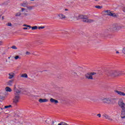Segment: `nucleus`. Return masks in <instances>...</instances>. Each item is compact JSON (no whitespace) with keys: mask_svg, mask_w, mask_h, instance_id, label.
<instances>
[{"mask_svg":"<svg viewBox=\"0 0 125 125\" xmlns=\"http://www.w3.org/2000/svg\"><path fill=\"white\" fill-rule=\"evenodd\" d=\"M85 21L86 23H92V22H94V20L87 19Z\"/></svg>","mask_w":125,"mask_h":125,"instance_id":"obj_19","label":"nucleus"},{"mask_svg":"<svg viewBox=\"0 0 125 125\" xmlns=\"http://www.w3.org/2000/svg\"><path fill=\"white\" fill-rule=\"evenodd\" d=\"M94 75H96V73L95 72H88L85 75L86 79L88 80H93L92 76Z\"/></svg>","mask_w":125,"mask_h":125,"instance_id":"obj_6","label":"nucleus"},{"mask_svg":"<svg viewBox=\"0 0 125 125\" xmlns=\"http://www.w3.org/2000/svg\"><path fill=\"white\" fill-rule=\"evenodd\" d=\"M118 28H119V29H122V28H123V26H118Z\"/></svg>","mask_w":125,"mask_h":125,"instance_id":"obj_41","label":"nucleus"},{"mask_svg":"<svg viewBox=\"0 0 125 125\" xmlns=\"http://www.w3.org/2000/svg\"><path fill=\"white\" fill-rule=\"evenodd\" d=\"M17 89L16 88V86L15 85V86H14V91H15V90H17Z\"/></svg>","mask_w":125,"mask_h":125,"instance_id":"obj_39","label":"nucleus"},{"mask_svg":"<svg viewBox=\"0 0 125 125\" xmlns=\"http://www.w3.org/2000/svg\"><path fill=\"white\" fill-rule=\"evenodd\" d=\"M26 8L28 10H32L34 8V6H26Z\"/></svg>","mask_w":125,"mask_h":125,"instance_id":"obj_22","label":"nucleus"},{"mask_svg":"<svg viewBox=\"0 0 125 125\" xmlns=\"http://www.w3.org/2000/svg\"><path fill=\"white\" fill-rule=\"evenodd\" d=\"M122 75H124V72L118 70H111L108 71L107 73V75L108 77H112V78H117L122 76Z\"/></svg>","mask_w":125,"mask_h":125,"instance_id":"obj_1","label":"nucleus"},{"mask_svg":"<svg viewBox=\"0 0 125 125\" xmlns=\"http://www.w3.org/2000/svg\"><path fill=\"white\" fill-rule=\"evenodd\" d=\"M39 102L40 103H44L45 102H48V100L46 99H39Z\"/></svg>","mask_w":125,"mask_h":125,"instance_id":"obj_13","label":"nucleus"},{"mask_svg":"<svg viewBox=\"0 0 125 125\" xmlns=\"http://www.w3.org/2000/svg\"><path fill=\"white\" fill-rule=\"evenodd\" d=\"M23 15H24V17L28 16L29 15V14L28 13H23Z\"/></svg>","mask_w":125,"mask_h":125,"instance_id":"obj_29","label":"nucleus"},{"mask_svg":"<svg viewBox=\"0 0 125 125\" xmlns=\"http://www.w3.org/2000/svg\"><path fill=\"white\" fill-rule=\"evenodd\" d=\"M11 48H12L13 49H17V47H16V46L15 45H13L11 47Z\"/></svg>","mask_w":125,"mask_h":125,"instance_id":"obj_31","label":"nucleus"},{"mask_svg":"<svg viewBox=\"0 0 125 125\" xmlns=\"http://www.w3.org/2000/svg\"><path fill=\"white\" fill-rule=\"evenodd\" d=\"M21 78H25L27 79L28 78V75L27 73H23L21 75Z\"/></svg>","mask_w":125,"mask_h":125,"instance_id":"obj_18","label":"nucleus"},{"mask_svg":"<svg viewBox=\"0 0 125 125\" xmlns=\"http://www.w3.org/2000/svg\"><path fill=\"white\" fill-rule=\"evenodd\" d=\"M52 125H57L55 123H54V121H53L52 123Z\"/></svg>","mask_w":125,"mask_h":125,"instance_id":"obj_35","label":"nucleus"},{"mask_svg":"<svg viewBox=\"0 0 125 125\" xmlns=\"http://www.w3.org/2000/svg\"><path fill=\"white\" fill-rule=\"evenodd\" d=\"M97 116L98 117H99V118H101V114H98L97 115Z\"/></svg>","mask_w":125,"mask_h":125,"instance_id":"obj_36","label":"nucleus"},{"mask_svg":"<svg viewBox=\"0 0 125 125\" xmlns=\"http://www.w3.org/2000/svg\"><path fill=\"white\" fill-rule=\"evenodd\" d=\"M123 53L125 54V47L123 49Z\"/></svg>","mask_w":125,"mask_h":125,"instance_id":"obj_40","label":"nucleus"},{"mask_svg":"<svg viewBox=\"0 0 125 125\" xmlns=\"http://www.w3.org/2000/svg\"><path fill=\"white\" fill-rule=\"evenodd\" d=\"M65 11H68V9H65Z\"/></svg>","mask_w":125,"mask_h":125,"instance_id":"obj_47","label":"nucleus"},{"mask_svg":"<svg viewBox=\"0 0 125 125\" xmlns=\"http://www.w3.org/2000/svg\"><path fill=\"white\" fill-rule=\"evenodd\" d=\"M50 102H51V103H54V104H57L58 103L57 100H55L52 98L50 99Z\"/></svg>","mask_w":125,"mask_h":125,"instance_id":"obj_14","label":"nucleus"},{"mask_svg":"<svg viewBox=\"0 0 125 125\" xmlns=\"http://www.w3.org/2000/svg\"><path fill=\"white\" fill-rule=\"evenodd\" d=\"M2 44V42L0 41V45H1Z\"/></svg>","mask_w":125,"mask_h":125,"instance_id":"obj_43","label":"nucleus"},{"mask_svg":"<svg viewBox=\"0 0 125 125\" xmlns=\"http://www.w3.org/2000/svg\"><path fill=\"white\" fill-rule=\"evenodd\" d=\"M124 11V12H125V11Z\"/></svg>","mask_w":125,"mask_h":125,"instance_id":"obj_54","label":"nucleus"},{"mask_svg":"<svg viewBox=\"0 0 125 125\" xmlns=\"http://www.w3.org/2000/svg\"><path fill=\"white\" fill-rule=\"evenodd\" d=\"M114 92H116V93L118 94V95H120V96H125V93L124 92L115 90Z\"/></svg>","mask_w":125,"mask_h":125,"instance_id":"obj_8","label":"nucleus"},{"mask_svg":"<svg viewBox=\"0 0 125 125\" xmlns=\"http://www.w3.org/2000/svg\"><path fill=\"white\" fill-rule=\"evenodd\" d=\"M31 0V1H34V0Z\"/></svg>","mask_w":125,"mask_h":125,"instance_id":"obj_50","label":"nucleus"},{"mask_svg":"<svg viewBox=\"0 0 125 125\" xmlns=\"http://www.w3.org/2000/svg\"><path fill=\"white\" fill-rule=\"evenodd\" d=\"M25 54L26 55H30V54H31V53H30V52L27 51L26 52Z\"/></svg>","mask_w":125,"mask_h":125,"instance_id":"obj_34","label":"nucleus"},{"mask_svg":"<svg viewBox=\"0 0 125 125\" xmlns=\"http://www.w3.org/2000/svg\"><path fill=\"white\" fill-rule=\"evenodd\" d=\"M116 53H117V54H119V53H120V52H119V51H116Z\"/></svg>","mask_w":125,"mask_h":125,"instance_id":"obj_45","label":"nucleus"},{"mask_svg":"<svg viewBox=\"0 0 125 125\" xmlns=\"http://www.w3.org/2000/svg\"><path fill=\"white\" fill-rule=\"evenodd\" d=\"M95 1H99V0H94Z\"/></svg>","mask_w":125,"mask_h":125,"instance_id":"obj_48","label":"nucleus"},{"mask_svg":"<svg viewBox=\"0 0 125 125\" xmlns=\"http://www.w3.org/2000/svg\"><path fill=\"white\" fill-rule=\"evenodd\" d=\"M117 30V26L116 25H112V26L109 27L104 31V34H107L111 33V32H114Z\"/></svg>","mask_w":125,"mask_h":125,"instance_id":"obj_4","label":"nucleus"},{"mask_svg":"<svg viewBox=\"0 0 125 125\" xmlns=\"http://www.w3.org/2000/svg\"><path fill=\"white\" fill-rule=\"evenodd\" d=\"M3 19H4V17H2V20H3Z\"/></svg>","mask_w":125,"mask_h":125,"instance_id":"obj_46","label":"nucleus"},{"mask_svg":"<svg viewBox=\"0 0 125 125\" xmlns=\"http://www.w3.org/2000/svg\"><path fill=\"white\" fill-rule=\"evenodd\" d=\"M22 13H21V12H19L18 13H17L16 14H15V16L16 17H17L18 16H21Z\"/></svg>","mask_w":125,"mask_h":125,"instance_id":"obj_23","label":"nucleus"},{"mask_svg":"<svg viewBox=\"0 0 125 125\" xmlns=\"http://www.w3.org/2000/svg\"><path fill=\"white\" fill-rule=\"evenodd\" d=\"M12 106L11 105H6L4 106V109H7L8 108H11Z\"/></svg>","mask_w":125,"mask_h":125,"instance_id":"obj_25","label":"nucleus"},{"mask_svg":"<svg viewBox=\"0 0 125 125\" xmlns=\"http://www.w3.org/2000/svg\"><path fill=\"white\" fill-rule=\"evenodd\" d=\"M104 12L106 15H108V16H111V17H114V18H118L119 17V15L115 13H112L110 10H105Z\"/></svg>","mask_w":125,"mask_h":125,"instance_id":"obj_5","label":"nucleus"},{"mask_svg":"<svg viewBox=\"0 0 125 125\" xmlns=\"http://www.w3.org/2000/svg\"><path fill=\"white\" fill-rule=\"evenodd\" d=\"M4 96H1L0 95V100H4L5 99V97L8 95V94L7 93L5 92V93L4 94Z\"/></svg>","mask_w":125,"mask_h":125,"instance_id":"obj_12","label":"nucleus"},{"mask_svg":"<svg viewBox=\"0 0 125 125\" xmlns=\"http://www.w3.org/2000/svg\"><path fill=\"white\" fill-rule=\"evenodd\" d=\"M59 16L61 19H63V15L62 14H59Z\"/></svg>","mask_w":125,"mask_h":125,"instance_id":"obj_28","label":"nucleus"},{"mask_svg":"<svg viewBox=\"0 0 125 125\" xmlns=\"http://www.w3.org/2000/svg\"><path fill=\"white\" fill-rule=\"evenodd\" d=\"M14 82V80H13V79H12L11 80H9L7 83V85H9V86H11V85H12Z\"/></svg>","mask_w":125,"mask_h":125,"instance_id":"obj_15","label":"nucleus"},{"mask_svg":"<svg viewBox=\"0 0 125 125\" xmlns=\"http://www.w3.org/2000/svg\"><path fill=\"white\" fill-rule=\"evenodd\" d=\"M23 30H28V27H23Z\"/></svg>","mask_w":125,"mask_h":125,"instance_id":"obj_38","label":"nucleus"},{"mask_svg":"<svg viewBox=\"0 0 125 125\" xmlns=\"http://www.w3.org/2000/svg\"><path fill=\"white\" fill-rule=\"evenodd\" d=\"M63 123L61 122V123L59 124L58 125H62Z\"/></svg>","mask_w":125,"mask_h":125,"instance_id":"obj_42","label":"nucleus"},{"mask_svg":"<svg viewBox=\"0 0 125 125\" xmlns=\"http://www.w3.org/2000/svg\"><path fill=\"white\" fill-rule=\"evenodd\" d=\"M8 79L9 80H11L12 79H13V78H14V76H15V73H13V72H11V73H9L8 74Z\"/></svg>","mask_w":125,"mask_h":125,"instance_id":"obj_10","label":"nucleus"},{"mask_svg":"<svg viewBox=\"0 0 125 125\" xmlns=\"http://www.w3.org/2000/svg\"><path fill=\"white\" fill-rule=\"evenodd\" d=\"M23 27H27L28 28H31V25H27L26 24H24L23 25Z\"/></svg>","mask_w":125,"mask_h":125,"instance_id":"obj_27","label":"nucleus"},{"mask_svg":"<svg viewBox=\"0 0 125 125\" xmlns=\"http://www.w3.org/2000/svg\"><path fill=\"white\" fill-rule=\"evenodd\" d=\"M1 17V15H0V18Z\"/></svg>","mask_w":125,"mask_h":125,"instance_id":"obj_51","label":"nucleus"},{"mask_svg":"<svg viewBox=\"0 0 125 125\" xmlns=\"http://www.w3.org/2000/svg\"><path fill=\"white\" fill-rule=\"evenodd\" d=\"M79 18H80V19H83V22H85V21H86V20H87V19H88L87 17L83 15H80Z\"/></svg>","mask_w":125,"mask_h":125,"instance_id":"obj_9","label":"nucleus"},{"mask_svg":"<svg viewBox=\"0 0 125 125\" xmlns=\"http://www.w3.org/2000/svg\"><path fill=\"white\" fill-rule=\"evenodd\" d=\"M32 30H38V26H35L31 27Z\"/></svg>","mask_w":125,"mask_h":125,"instance_id":"obj_24","label":"nucleus"},{"mask_svg":"<svg viewBox=\"0 0 125 125\" xmlns=\"http://www.w3.org/2000/svg\"><path fill=\"white\" fill-rule=\"evenodd\" d=\"M118 105L122 109L121 111V117L122 119H125V104L124 103L123 99H120L118 101Z\"/></svg>","mask_w":125,"mask_h":125,"instance_id":"obj_2","label":"nucleus"},{"mask_svg":"<svg viewBox=\"0 0 125 125\" xmlns=\"http://www.w3.org/2000/svg\"><path fill=\"white\" fill-rule=\"evenodd\" d=\"M26 9L24 8H21V12H23V11H24V10H25Z\"/></svg>","mask_w":125,"mask_h":125,"instance_id":"obj_37","label":"nucleus"},{"mask_svg":"<svg viewBox=\"0 0 125 125\" xmlns=\"http://www.w3.org/2000/svg\"><path fill=\"white\" fill-rule=\"evenodd\" d=\"M1 110H3L2 108H1Z\"/></svg>","mask_w":125,"mask_h":125,"instance_id":"obj_53","label":"nucleus"},{"mask_svg":"<svg viewBox=\"0 0 125 125\" xmlns=\"http://www.w3.org/2000/svg\"><path fill=\"white\" fill-rule=\"evenodd\" d=\"M8 59H10V57H8Z\"/></svg>","mask_w":125,"mask_h":125,"instance_id":"obj_52","label":"nucleus"},{"mask_svg":"<svg viewBox=\"0 0 125 125\" xmlns=\"http://www.w3.org/2000/svg\"><path fill=\"white\" fill-rule=\"evenodd\" d=\"M103 116L106 120H109V121H113V119L111 118V117L109 116V115H108V114H104Z\"/></svg>","mask_w":125,"mask_h":125,"instance_id":"obj_11","label":"nucleus"},{"mask_svg":"<svg viewBox=\"0 0 125 125\" xmlns=\"http://www.w3.org/2000/svg\"><path fill=\"white\" fill-rule=\"evenodd\" d=\"M96 8H98V9H101L102 8V6H99V5H96L95 6Z\"/></svg>","mask_w":125,"mask_h":125,"instance_id":"obj_26","label":"nucleus"},{"mask_svg":"<svg viewBox=\"0 0 125 125\" xmlns=\"http://www.w3.org/2000/svg\"><path fill=\"white\" fill-rule=\"evenodd\" d=\"M45 123H47V120L45 121Z\"/></svg>","mask_w":125,"mask_h":125,"instance_id":"obj_49","label":"nucleus"},{"mask_svg":"<svg viewBox=\"0 0 125 125\" xmlns=\"http://www.w3.org/2000/svg\"><path fill=\"white\" fill-rule=\"evenodd\" d=\"M5 90L6 91H9V92H11L12 91V90L9 87H6Z\"/></svg>","mask_w":125,"mask_h":125,"instance_id":"obj_21","label":"nucleus"},{"mask_svg":"<svg viewBox=\"0 0 125 125\" xmlns=\"http://www.w3.org/2000/svg\"><path fill=\"white\" fill-rule=\"evenodd\" d=\"M14 58L16 60H17V59H19V58L20 59V58H19V56H16Z\"/></svg>","mask_w":125,"mask_h":125,"instance_id":"obj_32","label":"nucleus"},{"mask_svg":"<svg viewBox=\"0 0 125 125\" xmlns=\"http://www.w3.org/2000/svg\"><path fill=\"white\" fill-rule=\"evenodd\" d=\"M116 100L117 99L115 98L111 99V98L105 97L102 100V101L103 102V103H104V104H108V105H114V104L116 103Z\"/></svg>","mask_w":125,"mask_h":125,"instance_id":"obj_3","label":"nucleus"},{"mask_svg":"<svg viewBox=\"0 0 125 125\" xmlns=\"http://www.w3.org/2000/svg\"><path fill=\"white\" fill-rule=\"evenodd\" d=\"M72 75L74 76V77H79V74L77 71H73L72 73Z\"/></svg>","mask_w":125,"mask_h":125,"instance_id":"obj_17","label":"nucleus"},{"mask_svg":"<svg viewBox=\"0 0 125 125\" xmlns=\"http://www.w3.org/2000/svg\"><path fill=\"white\" fill-rule=\"evenodd\" d=\"M19 99H20V95H15V97L13 98V102L14 104H17L19 102Z\"/></svg>","mask_w":125,"mask_h":125,"instance_id":"obj_7","label":"nucleus"},{"mask_svg":"<svg viewBox=\"0 0 125 125\" xmlns=\"http://www.w3.org/2000/svg\"><path fill=\"white\" fill-rule=\"evenodd\" d=\"M15 92H16L15 93V95H16V94H17V95H20V93H21V91L20 90H18V89H17L16 90H15Z\"/></svg>","mask_w":125,"mask_h":125,"instance_id":"obj_16","label":"nucleus"},{"mask_svg":"<svg viewBox=\"0 0 125 125\" xmlns=\"http://www.w3.org/2000/svg\"><path fill=\"white\" fill-rule=\"evenodd\" d=\"M38 29H39V30H41V29H44V26H39Z\"/></svg>","mask_w":125,"mask_h":125,"instance_id":"obj_33","label":"nucleus"},{"mask_svg":"<svg viewBox=\"0 0 125 125\" xmlns=\"http://www.w3.org/2000/svg\"><path fill=\"white\" fill-rule=\"evenodd\" d=\"M63 19H65V18H66V16H63Z\"/></svg>","mask_w":125,"mask_h":125,"instance_id":"obj_44","label":"nucleus"},{"mask_svg":"<svg viewBox=\"0 0 125 125\" xmlns=\"http://www.w3.org/2000/svg\"><path fill=\"white\" fill-rule=\"evenodd\" d=\"M28 5V2H27L21 3V6H22L23 7H26V5Z\"/></svg>","mask_w":125,"mask_h":125,"instance_id":"obj_20","label":"nucleus"},{"mask_svg":"<svg viewBox=\"0 0 125 125\" xmlns=\"http://www.w3.org/2000/svg\"><path fill=\"white\" fill-rule=\"evenodd\" d=\"M6 25L7 26H9V27H11L12 26V24H11L10 22H8Z\"/></svg>","mask_w":125,"mask_h":125,"instance_id":"obj_30","label":"nucleus"}]
</instances>
